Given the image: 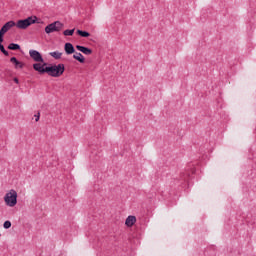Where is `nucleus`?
Here are the masks:
<instances>
[{
	"instance_id": "20",
	"label": "nucleus",
	"mask_w": 256,
	"mask_h": 256,
	"mask_svg": "<svg viewBox=\"0 0 256 256\" xmlns=\"http://www.w3.org/2000/svg\"><path fill=\"white\" fill-rule=\"evenodd\" d=\"M5 50V46L3 44H0V51L3 52Z\"/></svg>"
},
{
	"instance_id": "12",
	"label": "nucleus",
	"mask_w": 256,
	"mask_h": 256,
	"mask_svg": "<svg viewBox=\"0 0 256 256\" xmlns=\"http://www.w3.org/2000/svg\"><path fill=\"white\" fill-rule=\"evenodd\" d=\"M73 59H76V61H79V63H85V57L83 56V54L76 52L73 55Z\"/></svg>"
},
{
	"instance_id": "2",
	"label": "nucleus",
	"mask_w": 256,
	"mask_h": 256,
	"mask_svg": "<svg viewBox=\"0 0 256 256\" xmlns=\"http://www.w3.org/2000/svg\"><path fill=\"white\" fill-rule=\"evenodd\" d=\"M35 23H37V16H30L26 19L18 20L17 23H15V27L25 30L31 27V25H35Z\"/></svg>"
},
{
	"instance_id": "7",
	"label": "nucleus",
	"mask_w": 256,
	"mask_h": 256,
	"mask_svg": "<svg viewBox=\"0 0 256 256\" xmlns=\"http://www.w3.org/2000/svg\"><path fill=\"white\" fill-rule=\"evenodd\" d=\"M12 27H15V21H9L7 22L0 30V33H3L5 35V33H7V31H9Z\"/></svg>"
},
{
	"instance_id": "11",
	"label": "nucleus",
	"mask_w": 256,
	"mask_h": 256,
	"mask_svg": "<svg viewBox=\"0 0 256 256\" xmlns=\"http://www.w3.org/2000/svg\"><path fill=\"white\" fill-rule=\"evenodd\" d=\"M10 61L13 63L15 69H23V62L17 60L16 57H12Z\"/></svg>"
},
{
	"instance_id": "5",
	"label": "nucleus",
	"mask_w": 256,
	"mask_h": 256,
	"mask_svg": "<svg viewBox=\"0 0 256 256\" xmlns=\"http://www.w3.org/2000/svg\"><path fill=\"white\" fill-rule=\"evenodd\" d=\"M29 55L33 61L36 63H45V60L43 59V56L41 53L37 50H29Z\"/></svg>"
},
{
	"instance_id": "6",
	"label": "nucleus",
	"mask_w": 256,
	"mask_h": 256,
	"mask_svg": "<svg viewBox=\"0 0 256 256\" xmlns=\"http://www.w3.org/2000/svg\"><path fill=\"white\" fill-rule=\"evenodd\" d=\"M45 65H47L45 62H37L35 64H33V69L34 71H38V73H47V67H45Z\"/></svg>"
},
{
	"instance_id": "19",
	"label": "nucleus",
	"mask_w": 256,
	"mask_h": 256,
	"mask_svg": "<svg viewBox=\"0 0 256 256\" xmlns=\"http://www.w3.org/2000/svg\"><path fill=\"white\" fill-rule=\"evenodd\" d=\"M5 34H3V32H0V45H2V43H3V36H4Z\"/></svg>"
},
{
	"instance_id": "13",
	"label": "nucleus",
	"mask_w": 256,
	"mask_h": 256,
	"mask_svg": "<svg viewBox=\"0 0 256 256\" xmlns=\"http://www.w3.org/2000/svg\"><path fill=\"white\" fill-rule=\"evenodd\" d=\"M49 55L54 59H61V57L63 56V53L59 51H55V52H50Z\"/></svg>"
},
{
	"instance_id": "3",
	"label": "nucleus",
	"mask_w": 256,
	"mask_h": 256,
	"mask_svg": "<svg viewBox=\"0 0 256 256\" xmlns=\"http://www.w3.org/2000/svg\"><path fill=\"white\" fill-rule=\"evenodd\" d=\"M4 202L7 207H15L17 205V191L15 189L9 190L4 196Z\"/></svg>"
},
{
	"instance_id": "17",
	"label": "nucleus",
	"mask_w": 256,
	"mask_h": 256,
	"mask_svg": "<svg viewBox=\"0 0 256 256\" xmlns=\"http://www.w3.org/2000/svg\"><path fill=\"white\" fill-rule=\"evenodd\" d=\"M4 229H11V221L7 220L3 224Z\"/></svg>"
},
{
	"instance_id": "4",
	"label": "nucleus",
	"mask_w": 256,
	"mask_h": 256,
	"mask_svg": "<svg viewBox=\"0 0 256 256\" xmlns=\"http://www.w3.org/2000/svg\"><path fill=\"white\" fill-rule=\"evenodd\" d=\"M61 29H63V23H61L60 21H56L45 27V33L49 35L50 33L59 32L61 31Z\"/></svg>"
},
{
	"instance_id": "8",
	"label": "nucleus",
	"mask_w": 256,
	"mask_h": 256,
	"mask_svg": "<svg viewBox=\"0 0 256 256\" xmlns=\"http://www.w3.org/2000/svg\"><path fill=\"white\" fill-rule=\"evenodd\" d=\"M64 51L66 55H73V53H75V47H73V44L71 43H66L64 45Z\"/></svg>"
},
{
	"instance_id": "15",
	"label": "nucleus",
	"mask_w": 256,
	"mask_h": 256,
	"mask_svg": "<svg viewBox=\"0 0 256 256\" xmlns=\"http://www.w3.org/2000/svg\"><path fill=\"white\" fill-rule=\"evenodd\" d=\"M8 49L11 51H18V49H21V46H19V44L11 43L9 44Z\"/></svg>"
},
{
	"instance_id": "23",
	"label": "nucleus",
	"mask_w": 256,
	"mask_h": 256,
	"mask_svg": "<svg viewBox=\"0 0 256 256\" xmlns=\"http://www.w3.org/2000/svg\"><path fill=\"white\" fill-rule=\"evenodd\" d=\"M14 82L18 85L19 79L18 78H14Z\"/></svg>"
},
{
	"instance_id": "1",
	"label": "nucleus",
	"mask_w": 256,
	"mask_h": 256,
	"mask_svg": "<svg viewBox=\"0 0 256 256\" xmlns=\"http://www.w3.org/2000/svg\"><path fill=\"white\" fill-rule=\"evenodd\" d=\"M46 73H48L50 77H61V75L65 73V64L47 66Z\"/></svg>"
},
{
	"instance_id": "18",
	"label": "nucleus",
	"mask_w": 256,
	"mask_h": 256,
	"mask_svg": "<svg viewBox=\"0 0 256 256\" xmlns=\"http://www.w3.org/2000/svg\"><path fill=\"white\" fill-rule=\"evenodd\" d=\"M34 117H35V121L37 123L41 117V113L38 112L36 115H34Z\"/></svg>"
},
{
	"instance_id": "9",
	"label": "nucleus",
	"mask_w": 256,
	"mask_h": 256,
	"mask_svg": "<svg viewBox=\"0 0 256 256\" xmlns=\"http://www.w3.org/2000/svg\"><path fill=\"white\" fill-rule=\"evenodd\" d=\"M76 49H77V51H80L84 55H91V53H93V50H91L90 48H87L85 46H81V45H77Z\"/></svg>"
},
{
	"instance_id": "10",
	"label": "nucleus",
	"mask_w": 256,
	"mask_h": 256,
	"mask_svg": "<svg viewBox=\"0 0 256 256\" xmlns=\"http://www.w3.org/2000/svg\"><path fill=\"white\" fill-rule=\"evenodd\" d=\"M137 223V218L135 216H128L125 221L126 227H133V224Z\"/></svg>"
},
{
	"instance_id": "16",
	"label": "nucleus",
	"mask_w": 256,
	"mask_h": 256,
	"mask_svg": "<svg viewBox=\"0 0 256 256\" xmlns=\"http://www.w3.org/2000/svg\"><path fill=\"white\" fill-rule=\"evenodd\" d=\"M73 33H75V29H72V30H65L63 32V35H65V37H71L73 36Z\"/></svg>"
},
{
	"instance_id": "21",
	"label": "nucleus",
	"mask_w": 256,
	"mask_h": 256,
	"mask_svg": "<svg viewBox=\"0 0 256 256\" xmlns=\"http://www.w3.org/2000/svg\"><path fill=\"white\" fill-rule=\"evenodd\" d=\"M2 53H3V55H5L6 57H8V55H9V52H7V50H4Z\"/></svg>"
},
{
	"instance_id": "22",
	"label": "nucleus",
	"mask_w": 256,
	"mask_h": 256,
	"mask_svg": "<svg viewBox=\"0 0 256 256\" xmlns=\"http://www.w3.org/2000/svg\"><path fill=\"white\" fill-rule=\"evenodd\" d=\"M2 53H3V55H5L6 57H8V55H9V52H7V50H4Z\"/></svg>"
},
{
	"instance_id": "14",
	"label": "nucleus",
	"mask_w": 256,
	"mask_h": 256,
	"mask_svg": "<svg viewBox=\"0 0 256 256\" xmlns=\"http://www.w3.org/2000/svg\"><path fill=\"white\" fill-rule=\"evenodd\" d=\"M77 35H80V37H91V34L87 31H83V30H77Z\"/></svg>"
}]
</instances>
